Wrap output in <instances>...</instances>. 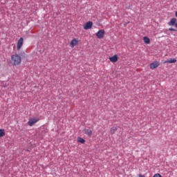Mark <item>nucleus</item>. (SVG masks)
Returning <instances> with one entry per match:
<instances>
[{"label": "nucleus", "instance_id": "obj_11", "mask_svg": "<svg viewBox=\"0 0 177 177\" xmlns=\"http://www.w3.org/2000/svg\"><path fill=\"white\" fill-rule=\"evenodd\" d=\"M164 63H169V64L176 63V59L174 58L172 59L167 60V61H165Z\"/></svg>", "mask_w": 177, "mask_h": 177}, {"label": "nucleus", "instance_id": "obj_14", "mask_svg": "<svg viewBox=\"0 0 177 177\" xmlns=\"http://www.w3.org/2000/svg\"><path fill=\"white\" fill-rule=\"evenodd\" d=\"M77 142H78L79 143L84 144V143H85V139H84V138H81V137H78V138H77Z\"/></svg>", "mask_w": 177, "mask_h": 177}, {"label": "nucleus", "instance_id": "obj_3", "mask_svg": "<svg viewBox=\"0 0 177 177\" xmlns=\"http://www.w3.org/2000/svg\"><path fill=\"white\" fill-rule=\"evenodd\" d=\"M104 30L101 29L98 32H96L95 35L97 37V38H98L99 39H102V38L104 37Z\"/></svg>", "mask_w": 177, "mask_h": 177}, {"label": "nucleus", "instance_id": "obj_12", "mask_svg": "<svg viewBox=\"0 0 177 177\" xmlns=\"http://www.w3.org/2000/svg\"><path fill=\"white\" fill-rule=\"evenodd\" d=\"M117 127H113L111 129V135H114V133H115V132H117Z\"/></svg>", "mask_w": 177, "mask_h": 177}, {"label": "nucleus", "instance_id": "obj_10", "mask_svg": "<svg viewBox=\"0 0 177 177\" xmlns=\"http://www.w3.org/2000/svg\"><path fill=\"white\" fill-rule=\"evenodd\" d=\"M176 24V18H172L170 21L168 23L169 26H175Z\"/></svg>", "mask_w": 177, "mask_h": 177}, {"label": "nucleus", "instance_id": "obj_9", "mask_svg": "<svg viewBox=\"0 0 177 177\" xmlns=\"http://www.w3.org/2000/svg\"><path fill=\"white\" fill-rule=\"evenodd\" d=\"M76 45H78V40L77 39H72L71 41V48H74Z\"/></svg>", "mask_w": 177, "mask_h": 177}, {"label": "nucleus", "instance_id": "obj_6", "mask_svg": "<svg viewBox=\"0 0 177 177\" xmlns=\"http://www.w3.org/2000/svg\"><path fill=\"white\" fill-rule=\"evenodd\" d=\"M158 66H160V62H158V61L152 62L150 64V68L151 70H154V68H157V67H158Z\"/></svg>", "mask_w": 177, "mask_h": 177}, {"label": "nucleus", "instance_id": "obj_19", "mask_svg": "<svg viewBox=\"0 0 177 177\" xmlns=\"http://www.w3.org/2000/svg\"><path fill=\"white\" fill-rule=\"evenodd\" d=\"M176 17H177V11L176 12Z\"/></svg>", "mask_w": 177, "mask_h": 177}, {"label": "nucleus", "instance_id": "obj_17", "mask_svg": "<svg viewBox=\"0 0 177 177\" xmlns=\"http://www.w3.org/2000/svg\"><path fill=\"white\" fill-rule=\"evenodd\" d=\"M169 31H177L176 29L174 28H169Z\"/></svg>", "mask_w": 177, "mask_h": 177}, {"label": "nucleus", "instance_id": "obj_7", "mask_svg": "<svg viewBox=\"0 0 177 177\" xmlns=\"http://www.w3.org/2000/svg\"><path fill=\"white\" fill-rule=\"evenodd\" d=\"M109 60L111 63H117L118 62V55H115L113 57H110Z\"/></svg>", "mask_w": 177, "mask_h": 177}, {"label": "nucleus", "instance_id": "obj_2", "mask_svg": "<svg viewBox=\"0 0 177 177\" xmlns=\"http://www.w3.org/2000/svg\"><path fill=\"white\" fill-rule=\"evenodd\" d=\"M38 121H39V118H30V119H29V121L28 122V125H29V127H32V125H34L35 124H37V122H38Z\"/></svg>", "mask_w": 177, "mask_h": 177}, {"label": "nucleus", "instance_id": "obj_13", "mask_svg": "<svg viewBox=\"0 0 177 177\" xmlns=\"http://www.w3.org/2000/svg\"><path fill=\"white\" fill-rule=\"evenodd\" d=\"M143 40L145 44H150V39L149 37H144Z\"/></svg>", "mask_w": 177, "mask_h": 177}, {"label": "nucleus", "instance_id": "obj_16", "mask_svg": "<svg viewBox=\"0 0 177 177\" xmlns=\"http://www.w3.org/2000/svg\"><path fill=\"white\" fill-rule=\"evenodd\" d=\"M153 177H162V176H161L160 174H156Z\"/></svg>", "mask_w": 177, "mask_h": 177}, {"label": "nucleus", "instance_id": "obj_4", "mask_svg": "<svg viewBox=\"0 0 177 177\" xmlns=\"http://www.w3.org/2000/svg\"><path fill=\"white\" fill-rule=\"evenodd\" d=\"M23 44H24V39H23V37H21L17 41V50H20V49H21V46H23Z\"/></svg>", "mask_w": 177, "mask_h": 177}, {"label": "nucleus", "instance_id": "obj_15", "mask_svg": "<svg viewBox=\"0 0 177 177\" xmlns=\"http://www.w3.org/2000/svg\"><path fill=\"white\" fill-rule=\"evenodd\" d=\"M5 136V130L0 129V138H3Z\"/></svg>", "mask_w": 177, "mask_h": 177}, {"label": "nucleus", "instance_id": "obj_1", "mask_svg": "<svg viewBox=\"0 0 177 177\" xmlns=\"http://www.w3.org/2000/svg\"><path fill=\"white\" fill-rule=\"evenodd\" d=\"M11 61L13 66H19L21 64V57L17 54L13 55L11 57Z\"/></svg>", "mask_w": 177, "mask_h": 177}, {"label": "nucleus", "instance_id": "obj_5", "mask_svg": "<svg viewBox=\"0 0 177 177\" xmlns=\"http://www.w3.org/2000/svg\"><path fill=\"white\" fill-rule=\"evenodd\" d=\"M92 26H93V23L92 21H88L83 26L84 30H91L92 28Z\"/></svg>", "mask_w": 177, "mask_h": 177}, {"label": "nucleus", "instance_id": "obj_8", "mask_svg": "<svg viewBox=\"0 0 177 177\" xmlns=\"http://www.w3.org/2000/svg\"><path fill=\"white\" fill-rule=\"evenodd\" d=\"M84 132L86 135H88V136H92L93 135V131L91 128L88 129H84Z\"/></svg>", "mask_w": 177, "mask_h": 177}, {"label": "nucleus", "instance_id": "obj_18", "mask_svg": "<svg viewBox=\"0 0 177 177\" xmlns=\"http://www.w3.org/2000/svg\"><path fill=\"white\" fill-rule=\"evenodd\" d=\"M138 177H146V176H143L142 174H139Z\"/></svg>", "mask_w": 177, "mask_h": 177}]
</instances>
